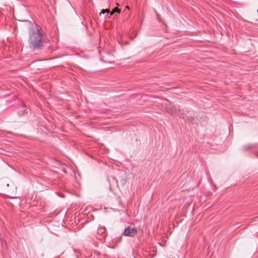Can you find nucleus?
I'll return each instance as SVG.
<instances>
[{
    "label": "nucleus",
    "mask_w": 258,
    "mask_h": 258,
    "mask_svg": "<svg viewBox=\"0 0 258 258\" xmlns=\"http://www.w3.org/2000/svg\"><path fill=\"white\" fill-rule=\"evenodd\" d=\"M111 180H112V182L114 183V184H115L116 186H118L117 179L114 176H111Z\"/></svg>",
    "instance_id": "nucleus-7"
},
{
    "label": "nucleus",
    "mask_w": 258,
    "mask_h": 258,
    "mask_svg": "<svg viewBox=\"0 0 258 258\" xmlns=\"http://www.w3.org/2000/svg\"><path fill=\"white\" fill-rule=\"evenodd\" d=\"M138 229L135 227H131V226H127L125 228L122 235L125 236L134 237L136 234H137Z\"/></svg>",
    "instance_id": "nucleus-2"
},
{
    "label": "nucleus",
    "mask_w": 258,
    "mask_h": 258,
    "mask_svg": "<svg viewBox=\"0 0 258 258\" xmlns=\"http://www.w3.org/2000/svg\"><path fill=\"white\" fill-rule=\"evenodd\" d=\"M116 12H117V13H120V10L117 8H114L110 12V15H113Z\"/></svg>",
    "instance_id": "nucleus-5"
},
{
    "label": "nucleus",
    "mask_w": 258,
    "mask_h": 258,
    "mask_svg": "<svg viewBox=\"0 0 258 258\" xmlns=\"http://www.w3.org/2000/svg\"><path fill=\"white\" fill-rule=\"evenodd\" d=\"M127 177L126 176L123 177L120 180V182L121 184V185L123 186L126 181Z\"/></svg>",
    "instance_id": "nucleus-6"
},
{
    "label": "nucleus",
    "mask_w": 258,
    "mask_h": 258,
    "mask_svg": "<svg viewBox=\"0 0 258 258\" xmlns=\"http://www.w3.org/2000/svg\"><path fill=\"white\" fill-rule=\"evenodd\" d=\"M175 224H177V221H175V222H174V223H173V225H174V226H175Z\"/></svg>",
    "instance_id": "nucleus-9"
},
{
    "label": "nucleus",
    "mask_w": 258,
    "mask_h": 258,
    "mask_svg": "<svg viewBox=\"0 0 258 258\" xmlns=\"http://www.w3.org/2000/svg\"><path fill=\"white\" fill-rule=\"evenodd\" d=\"M28 43L30 48L34 50L41 49L43 41L42 35L38 28L31 29L29 33Z\"/></svg>",
    "instance_id": "nucleus-1"
},
{
    "label": "nucleus",
    "mask_w": 258,
    "mask_h": 258,
    "mask_svg": "<svg viewBox=\"0 0 258 258\" xmlns=\"http://www.w3.org/2000/svg\"><path fill=\"white\" fill-rule=\"evenodd\" d=\"M256 147V145L255 144H250V145H245V146H243L242 150V151H245L247 150L254 148Z\"/></svg>",
    "instance_id": "nucleus-4"
},
{
    "label": "nucleus",
    "mask_w": 258,
    "mask_h": 258,
    "mask_svg": "<svg viewBox=\"0 0 258 258\" xmlns=\"http://www.w3.org/2000/svg\"><path fill=\"white\" fill-rule=\"evenodd\" d=\"M110 11L109 9H103L101 10V12L100 13V14H105V13H109Z\"/></svg>",
    "instance_id": "nucleus-8"
},
{
    "label": "nucleus",
    "mask_w": 258,
    "mask_h": 258,
    "mask_svg": "<svg viewBox=\"0 0 258 258\" xmlns=\"http://www.w3.org/2000/svg\"><path fill=\"white\" fill-rule=\"evenodd\" d=\"M126 8H127V9H129V7H128V6H126Z\"/></svg>",
    "instance_id": "nucleus-10"
},
{
    "label": "nucleus",
    "mask_w": 258,
    "mask_h": 258,
    "mask_svg": "<svg viewBox=\"0 0 258 258\" xmlns=\"http://www.w3.org/2000/svg\"><path fill=\"white\" fill-rule=\"evenodd\" d=\"M98 234L104 238L107 235V232L105 227H100L98 229Z\"/></svg>",
    "instance_id": "nucleus-3"
}]
</instances>
